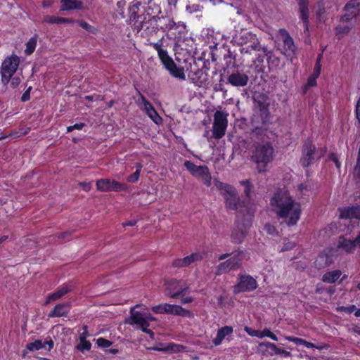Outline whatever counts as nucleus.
Listing matches in <instances>:
<instances>
[{"mask_svg":"<svg viewBox=\"0 0 360 360\" xmlns=\"http://www.w3.org/2000/svg\"><path fill=\"white\" fill-rule=\"evenodd\" d=\"M273 210L279 218L283 219L288 226L295 225L300 217L301 206L296 202L288 191H277L271 199Z\"/></svg>","mask_w":360,"mask_h":360,"instance_id":"1","label":"nucleus"},{"mask_svg":"<svg viewBox=\"0 0 360 360\" xmlns=\"http://www.w3.org/2000/svg\"><path fill=\"white\" fill-rule=\"evenodd\" d=\"M264 132V130L262 128L256 127L250 134L251 139L255 142L251 150V159L256 165V169L259 173L265 172L267 165L273 161L274 158V149L269 142H256L257 136L262 135Z\"/></svg>","mask_w":360,"mask_h":360,"instance_id":"2","label":"nucleus"},{"mask_svg":"<svg viewBox=\"0 0 360 360\" xmlns=\"http://www.w3.org/2000/svg\"><path fill=\"white\" fill-rule=\"evenodd\" d=\"M326 153V149L323 148H316L311 141H307L302 148V156L300 159V164L304 167H307L310 165L319 160Z\"/></svg>","mask_w":360,"mask_h":360,"instance_id":"3","label":"nucleus"},{"mask_svg":"<svg viewBox=\"0 0 360 360\" xmlns=\"http://www.w3.org/2000/svg\"><path fill=\"white\" fill-rule=\"evenodd\" d=\"M214 185L220 193L224 195L226 207L230 210H236L240 198L236 189L231 186L224 184L218 180L214 181Z\"/></svg>","mask_w":360,"mask_h":360,"instance_id":"4","label":"nucleus"},{"mask_svg":"<svg viewBox=\"0 0 360 360\" xmlns=\"http://www.w3.org/2000/svg\"><path fill=\"white\" fill-rule=\"evenodd\" d=\"M245 255L243 250L236 251L231 257L217 265L215 274L219 276L240 268Z\"/></svg>","mask_w":360,"mask_h":360,"instance_id":"5","label":"nucleus"},{"mask_svg":"<svg viewBox=\"0 0 360 360\" xmlns=\"http://www.w3.org/2000/svg\"><path fill=\"white\" fill-rule=\"evenodd\" d=\"M20 63V58L16 55H13L4 59L1 67V82L7 85L11 77L15 73Z\"/></svg>","mask_w":360,"mask_h":360,"instance_id":"6","label":"nucleus"},{"mask_svg":"<svg viewBox=\"0 0 360 360\" xmlns=\"http://www.w3.org/2000/svg\"><path fill=\"white\" fill-rule=\"evenodd\" d=\"M233 41L238 46H246L255 51H260L261 44L256 34L251 32H240L235 34Z\"/></svg>","mask_w":360,"mask_h":360,"instance_id":"7","label":"nucleus"},{"mask_svg":"<svg viewBox=\"0 0 360 360\" xmlns=\"http://www.w3.org/2000/svg\"><path fill=\"white\" fill-rule=\"evenodd\" d=\"M229 113L224 111L217 110L214 115L213 137L216 139H221L226 133L228 126Z\"/></svg>","mask_w":360,"mask_h":360,"instance_id":"8","label":"nucleus"},{"mask_svg":"<svg viewBox=\"0 0 360 360\" xmlns=\"http://www.w3.org/2000/svg\"><path fill=\"white\" fill-rule=\"evenodd\" d=\"M250 216L245 217L243 221L238 218L236 227L231 232V240L233 243L240 244L243 243L246 236V230L250 226Z\"/></svg>","mask_w":360,"mask_h":360,"instance_id":"9","label":"nucleus"},{"mask_svg":"<svg viewBox=\"0 0 360 360\" xmlns=\"http://www.w3.org/2000/svg\"><path fill=\"white\" fill-rule=\"evenodd\" d=\"M96 188L101 192H120L127 191L128 186L126 184L110 179H101L96 181Z\"/></svg>","mask_w":360,"mask_h":360,"instance_id":"10","label":"nucleus"},{"mask_svg":"<svg viewBox=\"0 0 360 360\" xmlns=\"http://www.w3.org/2000/svg\"><path fill=\"white\" fill-rule=\"evenodd\" d=\"M257 288V281L250 275H239L238 283L233 286V293L251 292Z\"/></svg>","mask_w":360,"mask_h":360,"instance_id":"11","label":"nucleus"},{"mask_svg":"<svg viewBox=\"0 0 360 360\" xmlns=\"http://www.w3.org/2000/svg\"><path fill=\"white\" fill-rule=\"evenodd\" d=\"M168 295L175 298L179 295L185 294L189 289V285L184 280L172 279L165 283Z\"/></svg>","mask_w":360,"mask_h":360,"instance_id":"12","label":"nucleus"},{"mask_svg":"<svg viewBox=\"0 0 360 360\" xmlns=\"http://www.w3.org/2000/svg\"><path fill=\"white\" fill-rule=\"evenodd\" d=\"M345 14L341 16L342 22H348L356 18L360 13V3L357 0H351L344 8Z\"/></svg>","mask_w":360,"mask_h":360,"instance_id":"13","label":"nucleus"},{"mask_svg":"<svg viewBox=\"0 0 360 360\" xmlns=\"http://www.w3.org/2000/svg\"><path fill=\"white\" fill-rule=\"evenodd\" d=\"M249 76L243 72L234 71L227 77V83L235 87H244L248 85Z\"/></svg>","mask_w":360,"mask_h":360,"instance_id":"14","label":"nucleus"},{"mask_svg":"<svg viewBox=\"0 0 360 360\" xmlns=\"http://www.w3.org/2000/svg\"><path fill=\"white\" fill-rule=\"evenodd\" d=\"M202 259L200 253H193L184 258H178L173 261L172 266L176 268H182L190 266L193 263L200 261Z\"/></svg>","mask_w":360,"mask_h":360,"instance_id":"15","label":"nucleus"},{"mask_svg":"<svg viewBox=\"0 0 360 360\" xmlns=\"http://www.w3.org/2000/svg\"><path fill=\"white\" fill-rule=\"evenodd\" d=\"M73 290V285L70 283H65L63 285L60 286L57 290L51 294H50L45 302V304H48L51 302L56 301L63 296L67 295L68 292Z\"/></svg>","mask_w":360,"mask_h":360,"instance_id":"16","label":"nucleus"},{"mask_svg":"<svg viewBox=\"0 0 360 360\" xmlns=\"http://www.w3.org/2000/svg\"><path fill=\"white\" fill-rule=\"evenodd\" d=\"M340 217L346 219H354L360 220V205L340 209Z\"/></svg>","mask_w":360,"mask_h":360,"instance_id":"17","label":"nucleus"},{"mask_svg":"<svg viewBox=\"0 0 360 360\" xmlns=\"http://www.w3.org/2000/svg\"><path fill=\"white\" fill-rule=\"evenodd\" d=\"M337 247L347 254H352L357 247L359 248V243L356 242V238L354 240H351L340 237Z\"/></svg>","mask_w":360,"mask_h":360,"instance_id":"18","label":"nucleus"},{"mask_svg":"<svg viewBox=\"0 0 360 360\" xmlns=\"http://www.w3.org/2000/svg\"><path fill=\"white\" fill-rule=\"evenodd\" d=\"M71 304L69 302H63L56 304L53 310L48 314L49 318L66 316L70 311Z\"/></svg>","mask_w":360,"mask_h":360,"instance_id":"19","label":"nucleus"},{"mask_svg":"<svg viewBox=\"0 0 360 360\" xmlns=\"http://www.w3.org/2000/svg\"><path fill=\"white\" fill-rule=\"evenodd\" d=\"M140 305L137 304L134 307H131L130 309L131 316L129 319L127 320V323L129 324H136L141 325L145 324L147 321V318L146 317V314H142L140 311H136V308L139 307Z\"/></svg>","mask_w":360,"mask_h":360,"instance_id":"20","label":"nucleus"},{"mask_svg":"<svg viewBox=\"0 0 360 360\" xmlns=\"http://www.w3.org/2000/svg\"><path fill=\"white\" fill-rule=\"evenodd\" d=\"M140 96L147 115L155 124H160L162 122L161 117L156 112L151 103L147 101L143 95L140 94Z\"/></svg>","mask_w":360,"mask_h":360,"instance_id":"21","label":"nucleus"},{"mask_svg":"<svg viewBox=\"0 0 360 360\" xmlns=\"http://www.w3.org/2000/svg\"><path fill=\"white\" fill-rule=\"evenodd\" d=\"M46 345H48L47 349L49 351L53 348L54 342L51 338L44 342L40 340H37L33 342L28 343L26 346V349L27 351L34 352L43 348L46 349Z\"/></svg>","mask_w":360,"mask_h":360,"instance_id":"22","label":"nucleus"},{"mask_svg":"<svg viewBox=\"0 0 360 360\" xmlns=\"http://www.w3.org/2000/svg\"><path fill=\"white\" fill-rule=\"evenodd\" d=\"M182 346L174 343H157L153 347H147L146 349L149 351H158L162 352H176L180 351Z\"/></svg>","mask_w":360,"mask_h":360,"instance_id":"23","label":"nucleus"},{"mask_svg":"<svg viewBox=\"0 0 360 360\" xmlns=\"http://www.w3.org/2000/svg\"><path fill=\"white\" fill-rule=\"evenodd\" d=\"M184 166L193 176L198 179H200L203 174H205V173L207 171V169L208 168L205 165L198 166L195 165L193 162L188 160H186L184 162Z\"/></svg>","mask_w":360,"mask_h":360,"instance_id":"24","label":"nucleus"},{"mask_svg":"<svg viewBox=\"0 0 360 360\" xmlns=\"http://www.w3.org/2000/svg\"><path fill=\"white\" fill-rule=\"evenodd\" d=\"M300 18L302 19L305 28L308 29L309 23V0H298Z\"/></svg>","mask_w":360,"mask_h":360,"instance_id":"25","label":"nucleus"},{"mask_svg":"<svg viewBox=\"0 0 360 360\" xmlns=\"http://www.w3.org/2000/svg\"><path fill=\"white\" fill-rule=\"evenodd\" d=\"M283 32L284 33L283 39L284 49L283 53L285 55L290 56L295 53V46L292 37L285 31L283 30Z\"/></svg>","mask_w":360,"mask_h":360,"instance_id":"26","label":"nucleus"},{"mask_svg":"<svg viewBox=\"0 0 360 360\" xmlns=\"http://www.w3.org/2000/svg\"><path fill=\"white\" fill-rule=\"evenodd\" d=\"M233 328L231 326H224L218 330L217 336L213 339V343L214 345L218 346L221 345L223 340L227 336L233 333Z\"/></svg>","mask_w":360,"mask_h":360,"instance_id":"27","label":"nucleus"},{"mask_svg":"<svg viewBox=\"0 0 360 360\" xmlns=\"http://www.w3.org/2000/svg\"><path fill=\"white\" fill-rule=\"evenodd\" d=\"M60 11L79 10L83 7V4L79 0H60Z\"/></svg>","mask_w":360,"mask_h":360,"instance_id":"28","label":"nucleus"},{"mask_svg":"<svg viewBox=\"0 0 360 360\" xmlns=\"http://www.w3.org/2000/svg\"><path fill=\"white\" fill-rule=\"evenodd\" d=\"M278 348L275 344L266 341L260 342L258 345L259 350L263 354L271 356L276 354Z\"/></svg>","mask_w":360,"mask_h":360,"instance_id":"29","label":"nucleus"},{"mask_svg":"<svg viewBox=\"0 0 360 360\" xmlns=\"http://www.w3.org/2000/svg\"><path fill=\"white\" fill-rule=\"evenodd\" d=\"M174 77H176L180 80L186 79V75L184 68H179L172 62L169 65L165 68Z\"/></svg>","mask_w":360,"mask_h":360,"instance_id":"30","label":"nucleus"},{"mask_svg":"<svg viewBox=\"0 0 360 360\" xmlns=\"http://www.w3.org/2000/svg\"><path fill=\"white\" fill-rule=\"evenodd\" d=\"M333 263V259L330 256L326 254H321L315 260V266L319 269H324L329 266Z\"/></svg>","mask_w":360,"mask_h":360,"instance_id":"31","label":"nucleus"},{"mask_svg":"<svg viewBox=\"0 0 360 360\" xmlns=\"http://www.w3.org/2000/svg\"><path fill=\"white\" fill-rule=\"evenodd\" d=\"M327 7L323 1L319 2L316 6V18L319 22H325L327 20Z\"/></svg>","mask_w":360,"mask_h":360,"instance_id":"32","label":"nucleus"},{"mask_svg":"<svg viewBox=\"0 0 360 360\" xmlns=\"http://www.w3.org/2000/svg\"><path fill=\"white\" fill-rule=\"evenodd\" d=\"M342 272L340 270H334L332 271L326 272L323 275L322 281L325 283H335L341 276Z\"/></svg>","mask_w":360,"mask_h":360,"instance_id":"33","label":"nucleus"},{"mask_svg":"<svg viewBox=\"0 0 360 360\" xmlns=\"http://www.w3.org/2000/svg\"><path fill=\"white\" fill-rule=\"evenodd\" d=\"M37 43V35H34L29 39V41L26 44L25 53L27 55H30L34 51Z\"/></svg>","mask_w":360,"mask_h":360,"instance_id":"34","label":"nucleus"},{"mask_svg":"<svg viewBox=\"0 0 360 360\" xmlns=\"http://www.w3.org/2000/svg\"><path fill=\"white\" fill-rule=\"evenodd\" d=\"M158 53L160 60L162 61L165 68L169 65L172 62H174L172 58L169 56L168 53L166 50L162 49Z\"/></svg>","mask_w":360,"mask_h":360,"instance_id":"35","label":"nucleus"},{"mask_svg":"<svg viewBox=\"0 0 360 360\" xmlns=\"http://www.w3.org/2000/svg\"><path fill=\"white\" fill-rule=\"evenodd\" d=\"M244 330L249 335L252 337H257L259 338L266 337V335H264V329L263 330H258L252 329L248 326H245Z\"/></svg>","mask_w":360,"mask_h":360,"instance_id":"36","label":"nucleus"},{"mask_svg":"<svg viewBox=\"0 0 360 360\" xmlns=\"http://www.w3.org/2000/svg\"><path fill=\"white\" fill-rule=\"evenodd\" d=\"M338 311H345L347 314H351L355 311L354 315L356 317L360 316V308L356 309L355 305H351L349 307H340L338 308Z\"/></svg>","mask_w":360,"mask_h":360,"instance_id":"37","label":"nucleus"},{"mask_svg":"<svg viewBox=\"0 0 360 360\" xmlns=\"http://www.w3.org/2000/svg\"><path fill=\"white\" fill-rule=\"evenodd\" d=\"M176 316H180L182 317L193 318L194 315L190 310H187L181 306H179L178 309L176 311Z\"/></svg>","mask_w":360,"mask_h":360,"instance_id":"38","label":"nucleus"},{"mask_svg":"<svg viewBox=\"0 0 360 360\" xmlns=\"http://www.w3.org/2000/svg\"><path fill=\"white\" fill-rule=\"evenodd\" d=\"M201 181L207 187H210L212 184V177L209 170L207 169L206 172L200 178Z\"/></svg>","mask_w":360,"mask_h":360,"instance_id":"39","label":"nucleus"},{"mask_svg":"<svg viewBox=\"0 0 360 360\" xmlns=\"http://www.w3.org/2000/svg\"><path fill=\"white\" fill-rule=\"evenodd\" d=\"M353 176L357 182H360V158H356V162L353 170Z\"/></svg>","mask_w":360,"mask_h":360,"instance_id":"40","label":"nucleus"},{"mask_svg":"<svg viewBox=\"0 0 360 360\" xmlns=\"http://www.w3.org/2000/svg\"><path fill=\"white\" fill-rule=\"evenodd\" d=\"M60 17H56L53 15H46L44 18V22L50 24H60Z\"/></svg>","mask_w":360,"mask_h":360,"instance_id":"41","label":"nucleus"},{"mask_svg":"<svg viewBox=\"0 0 360 360\" xmlns=\"http://www.w3.org/2000/svg\"><path fill=\"white\" fill-rule=\"evenodd\" d=\"M91 343L90 342L84 340L83 341H80L79 344L77 345V349L79 351L84 350H89L91 349Z\"/></svg>","mask_w":360,"mask_h":360,"instance_id":"42","label":"nucleus"},{"mask_svg":"<svg viewBox=\"0 0 360 360\" xmlns=\"http://www.w3.org/2000/svg\"><path fill=\"white\" fill-rule=\"evenodd\" d=\"M179 305L166 304V308H165V314L175 315L176 311L178 309Z\"/></svg>","mask_w":360,"mask_h":360,"instance_id":"43","label":"nucleus"},{"mask_svg":"<svg viewBox=\"0 0 360 360\" xmlns=\"http://www.w3.org/2000/svg\"><path fill=\"white\" fill-rule=\"evenodd\" d=\"M96 343L98 346L101 348H108L112 344L111 341L105 340L103 338H98Z\"/></svg>","mask_w":360,"mask_h":360,"instance_id":"44","label":"nucleus"},{"mask_svg":"<svg viewBox=\"0 0 360 360\" xmlns=\"http://www.w3.org/2000/svg\"><path fill=\"white\" fill-rule=\"evenodd\" d=\"M264 230L268 234L271 236H274L278 235V232L277 231L276 227L270 224H266L264 226Z\"/></svg>","mask_w":360,"mask_h":360,"instance_id":"45","label":"nucleus"},{"mask_svg":"<svg viewBox=\"0 0 360 360\" xmlns=\"http://www.w3.org/2000/svg\"><path fill=\"white\" fill-rule=\"evenodd\" d=\"M351 30V27L350 26H348V25H338L337 27H336V31H337V33L338 34H347L349 33V32Z\"/></svg>","mask_w":360,"mask_h":360,"instance_id":"46","label":"nucleus"},{"mask_svg":"<svg viewBox=\"0 0 360 360\" xmlns=\"http://www.w3.org/2000/svg\"><path fill=\"white\" fill-rule=\"evenodd\" d=\"M165 308H166V304L153 307L152 310L156 314H165Z\"/></svg>","mask_w":360,"mask_h":360,"instance_id":"47","label":"nucleus"},{"mask_svg":"<svg viewBox=\"0 0 360 360\" xmlns=\"http://www.w3.org/2000/svg\"><path fill=\"white\" fill-rule=\"evenodd\" d=\"M84 125L85 124L84 123H77V124H75L74 125L68 127H67V131H68V132H71V131H72L75 129L81 130V129H83Z\"/></svg>","mask_w":360,"mask_h":360,"instance_id":"48","label":"nucleus"},{"mask_svg":"<svg viewBox=\"0 0 360 360\" xmlns=\"http://www.w3.org/2000/svg\"><path fill=\"white\" fill-rule=\"evenodd\" d=\"M10 86L12 89H15L20 83V79L18 77H11Z\"/></svg>","mask_w":360,"mask_h":360,"instance_id":"49","label":"nucleus"},{"mask_svg":"<svg viewBox=\"0 0 360 360\" xmlns=\"http://www.w3.org/2000/svg\"><path fill=\"white\" fill-rule=\"evenodd\" d=\"M139 176L140 173L135 172L127 177V181L130 183H135L139 180Z\"/></svg>","mask_w":360,"mask_h":360,"instance_id":"50","label":"nucleus"},{"mask_svg":"<svg viewBox=\"0 0 360 360\" xmlns=\"http://www.w3.org/2000/svg\"><path fill=\"white\" fill-rule=\"evenodd\" d=\"M32 90V86H30L22 94L21 97V101L22 102H26L30 99V91Z\"/></svg>","mask_w":360,"mask_h":360,"instance_id":"51","label":"nucleus"},{"mask_svg":"<svg viewBox=\"0 0 360 360\" xmlns=\"http://www.w3.org/2000/svg\"><path fill=\"white\" fill-rule=\"evenodd\" d=\"M285 339L290 342H295L297 345H303V342H304V340L302 338H299L288 336L285 338Z\"/></svg>","mask_w":360,"mask_h":360,"instance_id":"52","label":"nucleus"},{"mask_svg":"<svg viewBox=\"0 0 360 360\" xmlns=\"http://www.w3.org/2000/svg\"><path fill=\"white\" fill-rule=\"evenodd\" d=\"M264 335H266V337H269L273 340L276 341L278 340L277 336L271 333L268 328H264Z\"/></svg>","mask_w":360,"mask_h":360,"instance_id":"53","label":"nucleus"},{"mask_svg":"<svg viewBox=\"0 0 360 360\" xmlns=\"http://www.w3.org/2000/svg\"><path fill=\"white\" fill-rule=\"evenodd\" d=\"M316 78L317 77L312 75L309 77L307 83V86L311 87L315 86L316 84Z\"/></svg>","mask_w":360,"mask_h":360,"instance_id":"54","label":"nucleus"},{"mask_svg":"<svg viewBox=\"0 0 360 360\" xmlns=\"http://www.w3.org/2000/svg\"><path fill=\"white\" fill-rule=\"evenodd\" d=\"M150 45L158 51V53L163 49H162V39L156 43H150Z\"/></svg>","mask_w":360,"mask_h":360,"instance_id":"55","label":"nucleus"},{"mask_svg":"<svg viewBox=\"0 0 360 360\" xmlns=\"http://www.w3.org/2000/svg\"><path fill=\"white\" fill-rule=\"evenodd\" d=\"M295 243L292 242H287L284 243V246L281 248V251H286L291 250L294 248Z\"/></svg>","mask_w":360,"mask_h":360,"instance_id":"56","label":"nucleus"},{"mask_svg":"<svg viewBox=\"0 0 360 360\" xmlns=\"http://www.w3.org/2000/svg\"><path fill=\"white\" fill-rule=\"evenodd\" d=\"M83 330H84L83 332L79 335V340L80 341H83V340H86V337L88 336L87 326H83Z\"/></svg>","mask_w":360,"mask_h":360,"instance_id":"57","label":"nucleus"},{"mask_svg":"<svg viewBox=\"0 0 360 360\" xmlns=\"http://www.w3.org/2000/svg\"><path fill=\"white\" fill-rule=\"evenodd\" d=\"M321 65L319 64H315V67L314 69V72L312 74V76H314L316 77H319L320 72H321Z\"/></svg>","mask_w":360,"mask_h":360,"instance_id":"58","label":"nucleus"},{"mask_svg":"<svg viewBox=\"0 0 360 360\" xmlns=\"http://www.w3.org/2000/svg\"><path fill=\"white\" fill-rule=\"evenodd\" d=\"M276 354H280V355L283 356L284 357H287V356H290V352H288L286 350H284L283 349L278 348Z\"/></svg>","mask_w":360,"mask_h":360,"instance_id":"59","label":"nucleus"},{"mask_svg":"<svg viewBox=\"0 0 360 360\" xmlns=\"http://www.w3.org/2000/svg\"><path fill=\"white\" fill-rule=\"evenodd\" d=\"M356 118L358 119L359 122H360V98H359L356 105Z\"/></svg>","mask_w":360,"mask_h":360,"instance_id":"60","label":"nucleus"},{"mask_svg":"<svg viewBox=\"0 0 360 360\" xmlns=\"http://www.w3.org/2000/svg\"><path fill=\"white\" fill-rule=\"evenodd\" d=\"M78 23L80 25V27H82V28H84L86 30H89L91 27V26L85 21H82V20L78 21Z\"/></svg>","mask_w":360,"mask_h":360,"instance_id":"61","label":"nucleus"},{"mask_svg":"<svg viewBox=\"0 0 360 360\" xmlns=\"http://www.w3.org/2000/svg\"><path fill=\"white\" fill-rule=\"evenodd\" d=\"M193 298L192 297H182L181 298V302L184 304L191 303L193 302Z\"/></svg>","mask_w":360,"mask_h":360,"instance_id":"62","label":"nucleus"},{"mask_svg":"<svg viewBox=\"0 0 360 360\" xmlns=\"http://www.w3.org/2000/svg\"><path fill=\"white\" fill-rule=\"evenodd\" d=\"M141 330L143 332L147 333V331H149L150 329H148V327L149 326V323L148 321L146 322V325L141 324L140 325Z\"/></svg>","mask_w":360,"mask_h":360,"instance_id":"63","label":"nucleus"},{"mask_svg":"<svg viewBox=\"0 0 360 360\" xmlns=\"http://www.w3.org/2000/svg\"><path fill=\"white\" fill-rule=\"evenodd\" d=\"M250 50H251V49L250 47L246 46V47L241 48L240 49V51L241 54H245V53H249Z\"/></svg>","mask_w":360,"mask_h":360,"instance_id":"64","label":"nucleus"}]
</instances>
